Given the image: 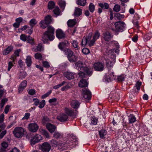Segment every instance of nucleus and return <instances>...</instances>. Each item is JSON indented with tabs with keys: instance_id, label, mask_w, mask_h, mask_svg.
<instances>
[{
	"instance_id": "f257e3e1",
	"label": "nucleus",
	"mask_w": 152,
	"mask_h": 152,
	"mask_svg": "<svg viewBox=\"0 0 152 152\" xmlns=\"http://www.w3.org/2000/svg\"><path fill=\"white\" fill-rule=\"evenodd\" d=\"M75 67L77 69L80 70L78 73L79 76H83L85 75H91L93 73L92 69L86 67L85 64L81 61H78L75 64Z\"/></svg>"
},
{
	"instance_id": "f03ea898",
	"label": "nucleus",
	"mask_w": 152,
	"mask_h": 152,
	"mask_svg": "<svg viewBox=\"0 0 152 152\" xmlns=\"http://www.w3.org/2000/svg\"><path fill=\"white\" fill-rule=\"evenodd\" d=\"M54 29L50 26L48 27V30L45 32L42 37V40L44 43L48 42V39L52 41L54 39Z\"/></svg>"
},
{
	"instance_id": "7ed1b4c3",
	"label": "nucleus",
	"mask_w": 152,
	"mask_h": 152,
	"mask_svg": "<svg viewBox=\"0 0 152 152\" xmlns=\"http://www.w3.org/2000/svg\"><path fill=\"white\" fill-rule=\"evenodd\" d=\"M64 52L68 60L70 62H75L77 61V57L74 54L73 52L71 49L66 48L64 50Z\"/></svg>"
},
{
	"instance_id": "20e7f679",
	"label": "nucleus",
	"mask_w": 152,
	"mask_h": 152,
	"mask_svg": "<svg viewBox=\"0 0 152 152\" xmlns=\"http://www.w3.org/2000/svg\"><path fill=\"white\" fill-rule=\"evenodd\" d=\"M26 132L25 130L22 127H16L14 130L13 133L17 138H21L23 137Z\"/></svg>"
},
{
	"instance_id": "39448f33",
	"label": "nucleus",
	"mask_w": 152,
	"mask_h": 152,
	"mask_svg": "<svg viewBox=\"0 0 152 152\" xmlns=\"http://www.w3.org/2000/svg\"><path fill=\"white\" fill-rule=\"evenodd\" d=\"M108 56L110 58L106 59V64L107 67L110 68L113 66L115 63L116 56L111 53H109Z\"/></svg>"
},
{
	"instance_id": "423d86ee",
	"label": "nucleus",
	"mask_w": 152,
	"mask_h": 152,
	"mask_svg": "<svg viewBox=\"0 0 152 152\" xmlns=\"http://www.w3.org/2000/svg\"><path fill=\"white\" fill-rule=\"evenodd\" d=\"M115 25L116 30L118 31L122 32L125 27L126 25L122 21H118L115 22Z\"/></svg>"
},
{
	"instance_id": "0eeeda50",
	"label": "nucleus",
	"mask_w": 152,
	"mask_h": 152,
	"mask_svg": "<svg viewBox=\"0 0 152 152\" xmlns=\"http://www.w3.org/2000/svg\"><path fill=\"white\" fill-rule=\"evenodd\" d=\"M39 148L43 152H49L51 149V146L48 143L45 142L39 145Z\"/></svg>"
},
{
	"instance_id": "6e6552de",
	"label": "nucleus",
	"mask_w": 152,
	"mask_h": 152,
	"mask_svg": "<svg viewBox=\"0 0 152 152\" xmlns=\"http://www.w3.org/2000/svg\"><path fill=\"white\" fill-rule=\"evenodd\" d=\"M92 38L91 33H89L88 36L86 37H83L81 41V44L82 45L85 46L86 44H88L90 46H92L90 44L91 42V39Z\"/></svg>"
},
{
	"instance_id": "1a4fd4ad",
	"label": "nucleus",
	"mask_w": 152,
	"mask_h": 152,
	"mask_svg": "<svg viewBox=\"0 0 152 152\" xmlns=\"http://www.w3.org/2000/svg\"><path fill=\"white\" fill-rule=\"evenodd\" d=\"M38 125L35 122L31 123L28 124V129L31 132H35L39 129Z\"/></svg>"
},
{
	"instance_id": "9d476101",
	"label": "nucleus",
	"mask_w": 152,
	"mask_h": 152,
	"mask_svg": "<svg viewBox=\"0 0 152 152\" xmlns=\"http://www.w3.org/2000/svg\"><path fill=\"white\" fill-rule=\"evenodd\" d=\"M42 140L41 136L39 134H36L32 137L30 140V143L31 145H34Z\"/></svg>"
},
{
	"instance_id": "9b49d317",
	"label": "nucleus",
	"mask_w": 152,
	"mask_h": 152,
	"mask_svg": "<svg viewBox=\"0 0 152 152\" xmlns=\"http://www.w3.org/2000/svg\"><path fill=\"white\" fill-rule=\"evenodd\" d=\"M82 95L86 100L90 99L91 98V93L90 91L87 89H83Z\"/></svg>"
},
{
	"instance_id": "f8f14e48",
	"label": "nucleus",
	"mask_w": 152,
	"mask_h": 152,
	"mask_svg": "<svg viewBox=\"0 0 152 152\" xmlns=\"http://www.w3.org/2000/svg\"><path fill=\"white\" fill-rule=\"evenodd\" d=\"M88 85V81L85 77H83L79 83V86L80 87L83 88L87 87Z\"/></svg>"
},
{
	"instance_id": "ddd939ff",
	"label": "nucleus",
	"mask_w": 152,
	"mask_h": 152,
	"mask_svg": "<svg viewBox=\"0 0 152 152\" xmlns=\"http://www.w3.org/2000/svg\"><path fill=\"white\" fill-rule=\"evenodd\" d=\"M113 35L111 34L108 31L106 32L103 33L102 37L104 39L107 41H109L113 37Z\"/></svg>"
},
{
	"instance_id": "4468645a",
	"label": "nucleus",
	"mask_w": 152,
	"mask_h": 152,
	"mask_svg": "<svg viewBox=\"0 0 152 152\" xmlns=\"http://www.w3.org/2000/svg\"><path fill=\"white\" fill-rule=\"evenodd\" d=\"M57 119L61 122H64L68 120V117L67 115H65V114L62 113L58 116Z\"/></svg>"
},
{
	"instance_id": "2eb2a0df",
	"label": "nucleus",
	"mask_w": 152,
	"mask_h": 152,
	"mask_svg": "<svg viewBox=\"0 0 152 152\" xmlns=\"http://www.w3.org/2000/svg\"><path fill=\"white\" fill-rule=\"evenodd\" d=\"M44 50V46L41 43L39 44L37 46L32 48V51L35 52H40L43 50Z\"/></svg>"
},
{
	"instance_id": "dca6fc26",
	"label": "nucleus",
	"mask_w": 152,
	"mask_h": 152,
	"mask_svg": "<svg viewBox=\"0 0 152 152\" xmlns=\"http://www.w3.org/2000/svg\"><path fill=\"white\" fill-rule=\"evenodd\" d=\"M100 35V34L98 32H95L94 35L92 39H91L90 40L91 42L90 43V44L91 45L93 46L94 44L95 41L99 38Z\"/></svg>"
},
{
	"instance_id": "f3484780",
	"label": "nucleus",
	"mask_w": 152,
	"mask_h": 152,
	"mask_svg": "<svg viewBox=\"0 0 152 152\" xmlns=\"http://www.w3.org/2000/svg\"><path fill=\"white\" fill-rule=\"evenodd\" d=\"M94 67L95 70L98 71H102L103 70V64L100 63H96L94 64Z\"/></svg>"
},
{
	"instance_id": "a211bd4d",
	"label": "nucleus",
	"mask_w": 152,
	"mask_h": 152,
	"mask_svg": "<svg viewBox=\"0 0 152 152\" xmlns=\"http://www.w3.org/2000/svg\"><path fill=\"white\" fill-rule=\"evenodd\" d=\"M50 142L52 146L54 147L61 146L62 147V145H64V147L66 148L68 147L65 143H62L61 142V141L58 142L56 140H51Z\"/></svg>"
},
{
	"instance_id": "6ab92c4d",
	"label": "nucleus",
	"mask_w": 152,
	"mask_h": 152,
	"mask_svg": "<svg viewBox=\"0 0 152 152\" xmlns=\"http://www.w3.org/2000/svg\"><path fill=\"white\" fill-rule=\"evenodd\" d=\"M47 129L51 133L53 132L56 130V126L50 123H48L46 125Z\"/></svg>"
},
{
	"instance_id": "aec40b11",
	"label": "nucleus",
	"mask_w": 152,
	"mask_h": 152,
	"mask_svg": "<svg viewBox=\"0 0 152 152\" xmlns=\"http://www.w3.org/2000/svg\"><path fill=\"white\" fill-rule=\"evenodd\" d=\"M4 114L2 113L0 116V128L1 130L4 129L6 127L5 123L3 122L4 121Z\"/></svg>"
},
{
	"instance_id": "412c9836",
	"label": "nucleus",
	"mask_w": 152,
	"mask_h": 152,
	"mask_svg": "<svg viewBox=\"0 0 152 152\" xmlns=\"http://www.w3.org/2000/svg\"><path fill=\"white\" fill-rule=\"evenodd\" d=\"M61 142L62 143H65L66 145H67L68 146L66 148L64 147V145H62V147L61 146H60L61 147H60V148H61V147L62 148H63L64 149L68 148L70 146H71L72 148L74 147H75V145H74L76 143V142L75 141H74L73 142H69L68 141V142H67V143H66V142H63L61 141Z\"/></svg>"
},
{
	"instance_id": "4be33fe9",
	"label": "nucleus",
	"mask_w": 152,
	"mask_h": 152,
	"mask_svg": "<svg viewBox=\"0 0 152 152\" xmlns=\"http://www.w3.org/2000/svg\"><path fill=\"white\" fill-rule=\"evenodd\" d=\"M27 84V81L26 80L23 81L21 83L18 89V92L19 93H21L22 92V91L25 88V87L26 86Z\"/></svg>"
},
{
	"instance_id": "5701e85b",
	"label": "nucleus",
	"mask_w": 152,
	"mask_h": 152,
	"mask_svg": "<svg viewBox=\"0 0 152 152\" xmlns=\"http://www.w3.org/2000/svg\"><path fill=\"white\" fill-rule=\"evenodd\" d=\"M56 36L58 39H62L64 37L65 34L61 29H58L56 31Z\"/></svg>"
},
{
	"instance_id": "b1692460",
	"label": "nucleus",
	"mask_w": 152,
	"mask_h": 152,
	"mask_svg": "<svg viewBox=\"0 0 152 152\" xmlns=\"http://www.w3.org/2000/svg\"><path fill=\"white\" fill-rule=\"evenodd\" d=\"M115 77H103L102 81L103 82L107 83L114 80Z\"/></svg>"
},
{
	"instance_id": "393cba45",
	"label": "nucleus",
	"mask_w": 152,
	"mask_h": 152,
	"mask_svg": "<svg viewBox=\"0 0 152 152\" xmlns=\"http://www.w3.org/2000/svg\"><path fill=\"white\" fill-rule=\"evenodd\" d=\"M1 151L2 152H6L8 150V143L5 142H3L1 143Z\"/></svg>"
},
{
	"instance_id": "a878e982",
	"label": "nucleus",
	"mask_w": 152,
	"mask_h": 152,
	"mask_svg": "<svg viewBox=\"0 0 152 152\" xmlns=\"http://www.w3.org/2000/svg\"><path fill=\"white\" fill-rule=\"evenodd\" d=\"M13 49V47L11 46H9L7 48L4 49L3 52L4 55H6L8 54L12 51Z\"/></svg>"
},
{
	"instance_id": "bb28decb",
	"label": "nucleus",
	"mask_w": 152,
	"mask_h": 152,
	"mask_svg": "<svg viewBox=\"0 0 152 152\" xmlns=\"http://www.w3.org/2000/svg\"><path fill=\"white\" fill-rule=\"evenodd\" d=\"M82 13V10L79 8L76 7L75 8V10L73 15L75 16H79Z\"/></svg>"
},
{
	"instance_id": "cd10ccee",
	"label": "nucleus",
	"mask_w": 152,
	"mask_h": 152,
	"mask_svg": "<svg viewBox=\"0 0 152 152\" xmlns=\"http://www.w3.org/2000/svg\"><path fill=\"white\" fill-rule=\"evenodd\" d=\"M71 106L74 108L77 109L79 107L80 104L76 100H72L71 103Z\"/></svg>"
},
{
	"instance_id": "c85d7f7f",
	"label": "nucleus",
	"mask_w": 152,
	"mask_h": 152,
	"mask_svg": "<svg viewBox=\"0 0 152 152\" xmlns=\"http://www.w3.org/2000/svg\"><path fill=\"white\" fill-rule=\"evenodd\" d=\"M77 23V20L76 19H70L67 22V24L69 26L72 27L75 25Z\"/></svg>"
},
{
	"instance_id": "c756f323",
	"label": "nucleus",
	"mask_w": 152,
	"mask_h": 152,
	"mask_svg": "<svg viewBox=\"0 0 152 152\" xmlns=\"http://www.w3.org/2000/svg\"><path fill=\"white\" fill-rule=\"evenodd\" d=\"M68 43V42L67 41H66L65 42H64L60 43L58 45L59 48L61 50L64 51L65 49H64V48Z\"/></svg>"
},
{
	"instance_id": "7c9ffc66",
	"label": "nucleus",
	"mask_w": 152,
	"mask_h": 152,
	"mask_svg": "<svg viewBox=\"0 0 152 152\" xmlns=\"http://www.w3.org/2000/svg\"><path fill=\"white\" fill-rule=\"evenodd\" d=\"M64 111L65 113H66L65 115H67L68 117L69 115H72L73 113V111L72 110L68 108H65L64 109Z\"/></svg>"
},
{
	"instance_id": "2f4dec72",
	"label": "nucleus",
	"mask_w": 152,
	"mask_h": 152,
	"mask_svg": "<svg viewBox=\"0 0 152 152\" xmlns=\"http://www.w3.org/2000/svg\"><path fill=\"white\" fill-rule=\"evenodd\" d=\"M129 120L130 123H134L136 121L135 117L132 114H130L129 116Z\"/></svg>"
},
{
	"instance_id": "473e14b6",
	"label": "nucleus",
	"mask_w": 152,
	"mask_h": 152,
	"mask_svg": "<svg viewBox=\"0 0 152 152\" xmlns=\"http://www.w3.org/2000/svg\"><path fill=\"white\" fill-rule=\"evenodd\" d=\"M106 53L108 55H109V53H111V54H113L114 55H115H115L114 54V52L115 53H116L118 54V51L117 50H115V49H111L110 50H106Z\"/></svg>"
},
{
	"instance_id": "72a5a7b5",
	"label": "nucleus",
	"mask_w": 152,
	"mask_h": 152,
	"mask_svg": "<svg viewBox=\"0 0 152 152\" xmlns=\"http://www.w3.org/2000/svg\"><path fill=\"white\" fill-rule=\"evenodd\" d=\"M45 22L48 25L50 24L52 21L51 17L50 15L46 16L44 20Z\"/></svg>"
},
{
	"instance_id": "f704fd0d",
	"label": "nucleus",
	"mask_w": 152,
	"mask_h": 152,
	"mask_svg": "<svg viewBox=\"0 0 152 152\" xmlns=\"http://www.w3.org/2000/svg\"><path fill=\"white\" fill-rule=\"evenodd\" d=\"M26 63L27 66H29L31 65L32 61L31 56H27V58L26 59Z\"/></svg>"
},
{
	"instance_id": "c9c22d12",
	"label": "nucleus",
	"mask_w": 152,
	"mask_h": 152,
	"mask_svg": "<svg viewBox=\"0 0 152 152\" xmlns=\"http://www.w3.org/2000/svg\"><path fill=\"white\" fill-rule=\"evenodd\" d=\"M76 4L81 6H84L86 2V0H77Z\"/></svg>"
},
{
	"instance_id": "e433bc0d",
	"label": "nucleus",
	"mask_w": 152,
	"mask_h": 152,
	"mask_svg": "<svg viewBox=\"0 0 152 152\" xmlns=\"http://www.w3.org/2000/svg\"><path fill=\"white\" fill-rule=\"evenodd\" d=\"M97 119L94 117H93L91 118V124L92 125H96L97 123Z\"/></svg>"
},
{
	"instance_id": "4c0bfd02",
	"label": "nucleus",
	"mask_w": 152,
	"mask_h": 152,
	"mask_svg": "<svg viewBox=\"0 0 152 152\" xmlns=\"http://www.w3.org/2000/svg\"><path fill=\"white\" fill-rule=\"evenodd\" d=\"M99 6L102 8L107 9L109 8V5L108 4L104 3V4L102 3L99 4Z\"/></svg>"
},
{
	"instance_id": "58836bf2",
	"label": "nucleus",
	"mask_w": 152,
	"mask_h": 152,
	"mask_svg": "<svg viewBox=\"0 0 152 152\" xmlns=\"http://www.w3.org/2000/svg\"><path fill=\"white\" fill-rule=\"evenodd\" d=\"M39 24L40 27L43 28H45L48 25V24L45 22L44 20L41 21L39 23Z\"/></svg>"
},
{
	"instance_id": "ea45409f",
	"label": "nucleus",
	"mask_w": 152,
	"mask_h": 152,
	"mask_svg": "<svg viewBox=\"0 0 152 152\" xmlns=\"http://www.w3.org/2000/svg\"><path fill=\"white\" fill-rule=\"evenodd\" d=\"M53 12L56 16L59 15L60 13V11L58 7H56L53 10Z\"/></svg>"
},
{
	"instance_id": "a19ab883",
	"label": "nucleus",
	"mask_w": 152,
	"mask_h": 152,
	"mask_svg": "<svg viewBox=\"0 0 152 152\" xmlns=\"http://www.w3.org/2000/svg\"><path fill=\"white\" fill-rule=\"evenodd\" d=\"M55 5V3L53 1H49L48 5V9L50 10L52 9L54 7Z\"/></svg>"
},
{
	"instance_id": "79ce46f5",
	"label": "nucleus",
	"mask_w": 152,
	"mask_h": 152,
	"mask_svg": "<svg viewBox=\"0 0 152 152\" xmlns=\"http://www.w3.org/2000/svg\"><path fill=\"white\" fill-rule=\"evenodd\" d=\"M120 10L121 7L120 5L118 4H115L113 8V11L116 12H119Z\"/></svg>"
},
{
	"instance_id": "37998d69",
	"label": "nucleus",
	"mask_w": 152,
	"mask_h": 152,
	"mask_svg": "<svg viewBox=\"0 0 152 152\" xmlns=\"http://www.w3.org/2000/svg\"><path fill=\"white\" fill-rule=\"evenodd\" d=\"M107 132L104 130H102L99 132V134L100 137L103 138L105 135L106 134Z\"/></svg>"
},
{
	"instance_id": "c03bdc74",
	"label": "nucleus",
	"mask_w": 152,
	"mask_h": 152,
	"mask_svg": "<svg viewBox=\"0 0 152 152\" xmlns=\"http://www.w3.org/2000/svg\"><path fill=\"white\" fill-rule=\"evenodd\" d=\"M37 21L35 19H31L29 22V25L32 28L37 23Z\"/></svg>"
},
{
	"instance_id": "a18cd8bd",
	"label": "nucleus",
	"mask_w": 152,
	"mask_h": 152,
	"mask_svg": "<svg viewBox=\"0 0 152 152\" xmlns=\"http://www.w3.org/2000/svg\"><path fill=\"white\" fill-rule=\"evenodd\" d=\"M50 120L47 117H43L42 120V123L43 124H47L49 121Z\"/></svg>"
},
{
	"instance_id": "49530a36",
	"label": "nucleus",
	"mask_w": 152,
	"mask_h": 152,
	"mask_svg": "<svg viewBox=\"0 0 152 152\" xmlns=\"http://www.w3.org/2000/svg\"><path fill=\"white\" fill-rule=\"evenodd\" d=\"M8 101V99L7 98H4L2 99L1 101L0 104V106L1 108H2L4 107L5 104Z\"/></svg>"
},
{
	"instance_id": "de8ad7c7",
	"label": "nucleus",
	"mask_w": 152,
	"mask_h": 152,
	"mask_svg": "<svg viewBox=\"0 0 152 152\" xmlns=\"http://www.w3.org/2000/svg\"><path fill=\"white\" fill-rule=\"evenodd\" d=\"M72 46L75 48L76 50H78V42L76 40L72 41Z\"/></svg>"
},
{
	"instance_id": "09e8293b",
	"label": "nucleus",
	"mask_w": 152,
	"mask_h": 152,
	"mask_svg": "<svg viewBox=\"0 0 152 152\" xmlns=\"http://www.w3.org/2000/svg\"><path fill=\"white\" fill-rule=\"evenodd\" d=\"M114 80L117 81H123L125 78L124 77H115Z\"/></svg>"
},
{
	"instance_id": "8fccbe9b",
	"label": "nucleus",
	"mask_w": 152,
	"mask_h": 152,
	"mask_svg": "<svg viewBox=\"0 0 152 152\" xmlns=\"http://www.w3.org/2000/svg\"><path fill=\"white\" fill-rule=\"evenodd\" d=\"M28 37H27L24 34H21L20 36V39L24 42L26 41L27 40Z\"/></svg>"
},
{
	"instance_id": "3c124183",
	"label": "nucleus",
	"mask_w": 152,
	"mask_h": 152,
	"mask_svg": "<svg viewBox=\"0 0 152 152\" xmlns=\"http://www.w3.org/2000/svg\"><path fill=\"white\" fill-rule=\"evenodd\" d=\"M58 4L60 7L64 9L65 5L66 2L65 1H61L58 2Z\"/></svg>"
},
{
	"instance_id": "603ef678",
	"label": "nucleus",
	"mask_w": 152,
	"mask_h": 152,
	"mask_svg": "<svg viewBox=\"0 0 152 152\" xmlns=\"http://www.w3.org/2000/svg\"><path fill=\"white\" fill-rule=\"evenodd\" d=\"M65 83V81H63L61 83L53 86V88L55 89H57L64 85Z\"/></svg>"
},
{
	"instance_id": "864d4df0",
	"label": "nucleus",
	"mask_w": 152,
	"mask_h": 152,
	"mask_svg": "<svg viewBox=\"0 0 152 152\" xmlns=\"http://www.w3.org/2000/svg\"><path fill=\"white\" fill-rule=\"evenodd\" d=\"M89 9L91 12H93L95 10V6L92 3H90L89 6Z\"/></svg>"
},
{
	"instance_id": "5fc2aeb1",
	"label": "nucleus",
	"mask_w": 152,
	"mask_h": 152,
	"mask_svg": "<svg viewBox=\"0 0 152 152\" xmlns=\"http://www.w3.org/2000/svg\"><path fill=\"white\" fill-rule=\"evenodd\" d=\"M45 100H42L40 102H39V107L40 108H43L45 104Z\"/></svg>"
},
{
	"instance_id": "6e6d98bb",
	"label": "nucleus",
	"mask_w": 152,
	"mask_h": 152,
	"mask_svg": "<svg viewBox=\"0 0 152 152\" xmlns=\"http://www.w3.org/2000/svg\"><path fill=\"white\" fill-rule=\"evenodd\" d=\"M114 18H117L118 20H120L124 18V15L119 13H116L115 15Z\"/></svg>"
},
{
	"instance_id": "4d7b16f0",
	"label": "nucleus",
	"mask_w": 152,
	"mask_h": 152,
	"mask_svg": "<svg viewBox=\"0 0 152 152\" xmlns=\"http://www.w3.org/2000/svg\"><path fill=\"white\" fill-rule=\"evenodd\" d=\"M34 57L36 59L41 60L42 58V56L41 53H38L35 54Z\"/></svg>"
},
{
	"instance_id": "13d9d810",
	"label": "nucleus",
	"mask_w": 152,
	"mask_h": 152,
	"mask_svg": "<svg viewBox=\"0 0 152 152\" xmlns=\"http://www.w3.org/2000/svg\"><path fill=\"white\" fill-rule=\"evenodd\" d=\"M64 75L65 76H73L74 75H76L75 73L67 72L64 73Z\"/></svg>"
},
{
	"instance_id": "bf43d9fd",
	"label": "nucleus",
	"mask_w": 152,
	"mask_h": 152,
	"mask_svg": "<svg viewBox=\"0 0 152 152\" xmlns=\"http://www.w3.org/2000/svg\"><path fill=\"white\" fill-rule=\"evenodd\" d=\"M141 84V82L138 81L136 84L134 88L137 89L138 91H139L140 90V86Z\"/></svg>"
},
{
	"instance_id": "052dcab7",
	"label": "nucleus",
	"mask_w": 152,
	"mask_h": 152,
	"mask_svg": "<svg viewBox=\"0 0 152 152\" xmlns=\"http://www.w3.org/2000/svg\"><path fill=\"white\" fill-rule=\"evenodd\" d=\"M42 133L47 138H50V136L49 133L46 131L45 130H43Z\"/></svg>"
},
{
	"instance_id": "680f3d73",
	"label": "nucleus",
	"mask_w": 152,
	"mask_h": 152,
	"mask_svg": "<svg viewBox=\"0 0 152 152\" xmlns=\"http://www.w3.org/2000/svg\"><path fill=\"white\" fill-rule=\"evenodd\" d=\"M61 136V134L58 132H55L53 134L54 137L56 139H58Z\"/></svg>"
},
{
	"instance_id": "e2e57ef3",
	"label": "nucleus",
	"mask_w": 152,
	"mask_h": 152,
	"mask_svg": "<svg viewBox=\"0 0 152 152\" xmlns=\"http://www.w3.org/2000/svg\"><path fill=\"white\" fill-rule=\"evenodd\" d=\"M11 106L9 105H7L5 107L4 112L5 114H7Z\"/></svg>"
},
{
	"instance_id": "0e129e2a",
	"label": "nucleus",
	"mask_w": 152,
	"mask_h": 152,
	"mask_svg": "<svg viewBox=\"0 0 152 152\" xmlns=\"http://www.w3.org/2000/svg\"><path fill=\"white\" fill-rule=\"evenodd\" d=\"M30 115V114L29 113H26L22 119L23 120L28 119L29 118Z\"/></svg>"
},
{
	"instance_id": "69168bd1",
	"label": "nucleus",
	"mask_w": 152,
	"mask_h": 152,
	"mask_svg": "<svg viewBox=\"0 0 152 152\" xmlns=\"http://www.w3.org/2000/svg\"><path fill=\"white\" fill-rule=\"evenodd\" d=\"M82 51L85 54H88L90 53L89 50L86 48H84L83 49Z\"/></svg>"
},
{
	"instance_id": "338daca9",
	"label": "nucleus",
	"mask_w": 152,
	"mask_h": 152,
	"mask_svg": "<svg viewBox=\"0 0 152 152\" xmlns=\"http://www.w3.org/2000/svg\"><path fill=\"white\" fill-rule=\"evenodd\" d=\"M57 101V99L55 98L50 99L48 101L51 104H54Z\"/></svg>"
},
{
	"instance_id": "774afa93",
	"label": "nucleus",
	"mask_w": 152,
	"mask_h": 152,
	"mask_svg": "<svg viewBox=\"0 0 152 152\" xmlns=\"http://www.w3.org/2000/svg\"><path fill=\"white\" fill-rule=\"evenodd\" d=\"M42 64L46 68H48L50 67L49 63L47 61H45L42 62Z\"/></svg>"
}]
</instances>
